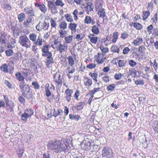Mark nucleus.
<instances>
[{
	"mask_svg": "<svg viewBox=\"0 0 158 158\" xmlns=\"http://www.w3.org/2000/svg\"><path fill=\"white\" fill-rule=\"evenodd\" d=\"M84 84L87 87H90L92 84V79L87 77H85L83 79Z\"/></svg>",
	"mask_w": 158,
	"mask_h": 158,
	"instance_id": "nucleus-12",
	"label": "nucleus"
},
{
	"mask_svg": "<svg viewBox=\"0 0 158 158\" xmlns=\"http://www.w3.org/2000/svg\"><path fill=\"white\" fill-rule=\"evenodd\" d=\"M16 78L21 82H24V78L20 72H18L15 74Z\"/></svg>",
	"mask_w": 158,
	"mask_h": 158,
	"instance_id": "nucleus-25",
	"label": "nucleus"
},
{
	"mask_svg": "<svg viewBox=\"0 0 158 158\" xmlns=\"http://www.w3.org/2000/svg\"><path fill=\"white\" fill-rule=\"evenodd\" d=\"M29 38L30 40L33 43L37 38V35L34 33L31 34L29 36Z\"/></svg>",
	"mask_w": 158,
	"mask_h": 158,
	"instance_id": "nucleus-28",
	"label": "nucleus"
},
{
	"mask_svg": "<svg viewBox=\"0 0 158 158\" xmlns=\"http://www.w3.org/2000/svg\"><path fill=\"white\" fill-rule=\"evenodd\" d=\"M147 29L149 33L151 34L152 32V30L153 29V26L152 25H150L147 27Z\"/></svg>",
	"mask_w": 158,
	"mask_h": 158,
	"instance_id": "nucleus-58",
	"label": "nucleus"
},
{
	"mask_svg": "<svg viewBox=\"0 0 158 158\" xmlns=\"http://www.w3.org/2000/svg\"><path fill=\"white\" fill-rule=\"evenodd\" d=\"M78 10L77 9H75L73 12V18L75 20L77 21L78 19L77 15L78 14Z\"/></svg>",
	"mask_w": 158,
	"mask_h": 158,
	"instance_id": "nucleus-45",
	"label": "nucleus"
},
{
	"mask_svg": "<svg viewBox=\"0 0 158 158\" xmlns=\"http://www.w3.org/2000/svg\"><path fill=\"white\" fill-rule=\"evenodd\" d=\"M106 58V56L104 54L101 52L98 53L97 60L98 64L102 63Z\"/></svg>",
	"mask_w": 158,
	"mask_h": 158,
	"instance_id": "nucleus-10",
	"label": "nucleus"
},
{
	"mask_svg": "<svg viewBox=\"0 0 158 158\" xmlns=\"http://www.w3.org/2000/svg\"><path fill=\"white\" fill-rule=\"evenodd\" d=\"M59 27L60 29H66L67 27V23L65 21L60 22L59 24Z\"/></svg>",
	"mask_w": 158,
	"mask_h": 158,
	"instance_id": "nucleus-26",
	"label": "nucleus"
},
{
	"mask_svg": "<svg viewBox=\"0 0 158 158\" xmlns=\"http://www.w3.org/2000/svg\"><path fill=\"white\" fill-rule=\"evenodd\" d=\"M51 11L52 13L56 14L57 13V10L55 6H52L51 8Z\"/></svg>",
	"mask_w": 158,
	"mask_h": 158,
	"instance_id": "nucleus-60",
	"label": "nucleus"
},
{
	"mask_svg": "<svg viewBox=\"0 0 158 158\" xmlns=\"http://www.w3.org/2000/svg\"><path fill=\"white\" fill-rule=\"evenodd\" d=\"M6 55L10 56L12 55L13 54L12 50L11 49H9L6 50L5 52Z\"/></svg>",
	"mask_w": 158,
	"mask_h": 158,
	"instance_id": "nucleus-50",
	"label": "nucleus"
},
{
	"mask_svg": "<svg viewBox=\"0 0 158 158\" xmlns=\"http://www.w3.org/2000/svg\"><path fill=\"white\" fill-rule=\"evenodd\" d=\"M73 93V90L69 89H67L65 91L66 94V99L68 102H69L71 100V95Z\"/></svg>",
	"mask_w": 158,
	"mask_h": 158,
	"instance_id": "nucleus-15",
	"label": "nucleus"
},
{
	"mask_svg": "<svg viewBox=\"0 0 158 158\" xmlns=\"http://www.w3.org/2000/svg\"><path fill=\"white\" fill-rule=\"evenodd\" d=\"M85 8L86 9V13L88 15L90 14L92 11L93 12L94 11L93 10L94 6L92 3H87V6H85Z\"/></svg>",
	"mask_w": 158,
	"mask_h": 158,
	"instance_id": "nucleus-11",
	"label": "nucleus"
},
{
	"mask_svg": "<svg viewBox=\"0 0 158 158\" xmlns=\"http://www.w3.org/2000/svg\"><path fill=\"white\" fill-rule=\"evenodd\" d=\"M24 10L26 14H28L30 16L34 15V12L33 10L29 9L28 8H24Z\"/></svg>",
	"mask_w": 158,
	"mask_h": 158,
	"instance_id": "nucleus-33",
	"label": "nucleus"
},
{
	"mask_svg": "<svg viewBox=\"0 0 158 158\" xmlns=\"http://www.w3.org/2000/svg\"><path fill=\"white\" fill-rule=\"evenodd\" d=\"M46 94L48 97H49L51 95V92L50 90L48 87L45 88Z\"/></svg>",
	"mask_w": 158,
	"mask_h": 158,
	"instance_id": "nucleus-61",
	"label": "nucleus"
},
{
	"mask_svg": "<svg viewBox=\"0 0 158 158\" xmlns=\"http://www.w3.org/2000/svg\"><path fill=\"white\" fill-rule=\"evenodd\" d=\"M19 87L21 91L23 94L29 92L30 88L27 85L25 84V82H20L19 84Z\"/></svg>",
	"mask_w": 158,
	"mask_h": 158,
	"instance_id": "nucleus-8",
	"label": "nucleus"
},
{
	"mask_svg": "<svg viewBox=\"0 0 158 158\" xmlns=\"http://www.w3.org/2000/svg\"><path fill=\"white\" fill-rule=\"evenodd\" d=\"M73 35H70L68 36H65L64 38V42L67 44L70 43L73 41Z\"/></svg>",
	"mask_w": 158,
	"mask_h": 158,
	"instance_id": "nucleus-23",
	"label": "nucleus"
},
{
	"mask_svg": "<svg viewBox=\"0 0 158 158\" xmlns=\"http://www.w3.org/2000/svg\"><path fill=\"white\" fill-rule=\"evenodd\" d=\"M75 71V68L72 66L68 67L65 70L66 73H73Z\"/></svg>",
	"mask_w": 158,
	"mask_h": 158,
	"instance_id": "nucleus-34",
	"label": "nucleus"
},
{
	"mask_svg": "<svg viewBox=\"0 0 158 158\" xmlns=\"http://www.w3.org/2000/svg\"><path fill=\"white\" fill-rule=\"evenodd\" d=\"M150 15L149 11H144L143 13V20L146 19Z\"/></svg>",
	"mask_w": 158,
	"mask_h": 158,
	"instance_id": "nucleus-38",
	"label": "nucleus"
},
{
	"mask_svg": "<svg viewBox=\"0 0 158 158\" xmlns=\"http://www.w3.org/2000/svg\"><path fill=\"white\" fill-rule=\"evenodd\" d=\"M128 36V35L127 32H124L122 34L121 37L123 39H125Z\"/></svg>",
	"mask_w": 158,
	"mask_h": 158,
	"instance_id": "nucleus-62",
	"label": "nucleus"
},
{
	"mask_svg": "<svg viewBox=\"0 0 158 158\" xmlns=\"http://www.w3.org/2000/svg\"><path fill=\"white\" fill-rule=\"evenodd\" d=\"M43 43V39L39 35L33 44H34L37 46H41L42 45Z\"/></svg>",
	"mask_w": 158,
	"mask_h": 158,
	"instance_id": "nucleus-21",
	"label": "nucleus"
},
{
	"mask_svg": "<svg viewBox=\"0 0 158 158\" xmlns=\"http://www.w3.org/2000/svg\"><path fill=\"white\" fill-rule=\"evenodd\" d=\"M19 43L22 47L26 48H30L31 46V42L26 35H21L19 38Z\"/></svg>",
	"mask_w": 158,
	"mask_h": 158,
	"instance_id": "nucleus-3",
	"label": "nucleus"
},
{
	"mask_svg": "<svg viewBox=\"0 0 158 158\" xmlns=\"http://www.w3.org/2000/svg\"><path fill=\"white\" fill-rule=\"evenodd\" d=\"M48 148L53 150L56 153H60L62 151L66 152L68 146L65 144L64 146L63 143L60 141L56 140H50L47 145Z\"/></svg>",
	"mask_w": 158,
	"mask_h": 158,
	"instance_id": "nucleus-1",
	"label": "nucleus"
},
{
	"mask_svg": "<svg viewBox=\"0 0 158 158\" xmlns=\"http://www.w3.org/2000/svg\"><path fill=\"white\" fill-rule=\"evenodd\" d=\"M90 39V42L94 44H96L97 42L98 38L97 37L89 38Z\"/></svg>",
	"mask_w": 158,
	"mask_h": 158,
	"instance_id": "nucleus-43",
	"label": "nucleus"
},
{
	"mask_svg": "<svg viewBox=\"0 0 158 158\" xmlns=\"http://www.w3.org/2000/svg\"><path fill=\"white\" fill-rule=\"evenodd\" d=\"M18 17L19 21L22 22L25 17V15L23 13H21L18 15Z\"/></svg>",
	"mask_w": 158,
	"mask_h": 158,
	"instance_id": "nucleus-41",
	"label": "nucleus"
},
{
	"mask_svg": "<svg viewBox=\"0 0 158 158\" xmlns=\"http://www.w3.org/2000/svg\"><path fill=\"white\" fill-rule=\"evenodd\" d=\"M40 9L44 13L47 11V8L43 4H41L39 7Z\"/></svg>",
	"mask_w": 158,
	"mask_h": 158,
	"instance_id": "nucleus-44",
	"label": "nucleus"
},
{
	"mask_svg": "<svg viewBox=\"0 0 158 158\" xmlns=\"http://www.w3.org/2000/svg\"><path fill=\"white\" fill-rule=\"evenodd\" d=\"M43 158H50V155L48 152H45L43 155Z\"/></svg>",
	"mask_w": 158,
	"mask_h": 158,
	"instance_id": "nucleus-64",
	"label": "nucleus"
},
{
	"mask_svg": "<svg viewBox=\"0 0 158 158\" xmlns=\"http://www.w3.org/2000/svg\"><path fill=\"white\" fill-rule=\"evenodd\" d=\"M6 39L5 35H2L0 36V43L5 44L6 43Z\"/></svg>",
	"mask_w": 158,
	"mask_h": 158,
	"instance_id": "nucleus-48",
	"label": "nucleus"
},
{
	"mask_svg": "<svg viewBox=\"0 0 158 158\" xmlns=\"http://www.w3.org/2000/svg\"><path fill=\"white\" fill-rule=\"evenodd\" d=\"M29 117V116H28L25 113H24L22 115V119L23 121H26L27 120V119Z\"/></svg>",
	"mask_w": 158,
	"mask_h": 158,
	"instance_id": "nucleus-59",
	"label": "nucleus"
},
{
	"mask_svg": "<svg viewBox=\"0 0 158 158\" xmlns=\"http://www.w3.org/2000/svg\"><path fill=\"white\" fill-rule=\"evenodd\" d=\"M118 65L120 68L125 67L126 65V61L119 60L118 61Z\"/></svg>",
	"mask_w": 158,
	"mask_h": 158,
	"instance_id": "nucleus-36",
	"label": "nucleus"
},
{
	"mask_svg": "<svg viewBox=\"0 0 158 158\" xmlns=\"http://www.w3.org/2000/svg\"><path fill=\"white\" fill-rule=\"evenodd\" d=\"M55 3L56 6L61 7L65 5L64 3L61 0H56Z\"/></svg>",
	"mask_w": 158,
	"mask_h": 158,
	"instance_id": "nucleus-40",
	"label": "nucleus"
},
{
	"mask_svg": "<svg viewBox=\"0 0 158 158\" xmlns=\"http://www.w3.org/2000/svg\"><path fill=\"white\" fill-rule=\"evenodd\" d=\"M118 32H115L113 33L112 40L113 43H114L116 42L118 39Z\"/></svg>",
	"mask_w": 158,
	"mask_h": 158,
	"instance_id": "nucleus-30",
	"label": "nucleus"
},
{
	"mask_svg": "<svg viewBox=\"0 0 158 158\" xmlns=\"http://www.w3.org/2000/svg\"><path fill=\"white\" fill-rule=\"evenodd\" d=\"M49 25H47V23L45 22H40L36 27V29L38 31H40L42 29L45 30H47L48 28Z\"/></svg>",
	"mask_w": 158,
	"mask_h": 158,
	"instance_id": "nucleus-9",
	"label": "nucleus"
},
{
	"mask_svg": "<svg viewBox=\"0 0 158 158\" xmlns=\"http://www.w3.org/2000/svg\"><path fill=\"white\" fill-rule=\"evenodd\" d=\"M42 55L47 58L46 63L48 64H49L54 63L53 57H52V53L50 51L44 53H42Z\"/></svg>",
	"mask_w": 158,
	"mask_h": 158,
	"instance_id": "nucleus-7",
	"label": "nucleus"
},
{
	"mask_svg": "<svg viewBox=\"0 0 158 158\" xmlns=\"http://www.w3.org/2000/svg\"><path fill=\"white\" fill-rule=\"evenodd\" d=\"M77 26V24L71 23L68 26V27L70 29L72 34L75 33L76 31V28Z\"/></svg>",
	"mask_w": 158,
	"mask_h": 158,
	"instance_id": "nucleus-16",
	"label": "nucleus"
},
{
	"mask_svg": "<svg viewBox=\"0 0 158 158\" xmlns=\"http://www.w3.org/2000/svg\"><path fill=\"white\" fill-rule=\"evenodd\" d=\"M115 87V85L114 84H111L109 85L107 87V90L108 91L114 90Z\"/></svg>",
	"mask_w": 158,
	"mask_h": 158,
	"instance_id": "nucleus-49",
	"label": "nucleus"
},
{
	"mask_svg": "<svg viewBox=\"0 0 158 158\" xmlns=\"http://www.w3.org/2000/svg\"><path fill=\"white\" fill-rule=\"evenodd\" d=\"M97 26L94 25L92 27L91 31L93 33L96 35H98L99 33V27L100 25L98 23H97Z\"/></svg>",
	"mask_w": 158,
	"mask_h": 158,
	"instance_id": "nucleus-18",
	"label": "nucleus"
},
{
	"mask_svg": "<svg viewBox=\"0 0 158 158\" xmlns=\"http://www.w3.org/2000/svg\"><path fill=\"white\" fill-rule=\"evenodd\" d=\"M24 113L29 117H30L33 114V110L31 109H26L25 110Z\"/></svg>",
	"mask_w": 158,
	"mask_h": 158,
	"instance_id": "nucleus-37",
	"label": "nucleus"
},
{
	"mask_svg": "<svg viewBox=\"0 0 158 158\" xmlns=\"http://www.w3.org/2000/svg\"><path fill=\"white\" fill-rule=\"evenodd\" d=\"M128 63L129 65L131 67H134L136 64V62L132 60H129Z\"/></svg>",
	"mask_w": 158,
	"mask_h": 158,
	"instance_id": "nucleus-51",
	"label": "nucleus"
},
{
	"mask_svg": "<svg viewBox=\"0 0 158 158\" xmlns=\"http://www.w3.org/2000/svg\"><path fill=\"white\" fill-rule=\"evenodd\" d=\"M96 66V64L94 63L90 64L87 65L86 67L89 69H92L95 68Z\"/></svg>",
	"mask_w": 158,
	"mask_h": 158,
	"instance_id": "nucleus-57",
	"label": "nucleus"
},
{
	"mask_svg": "<svg viewBox=\"0 0 158 158\" xmlns=\"http://www.w3.org/2000/svg\"><path fill=\"white\" fill-rule=\"evenodd\" d=\"M84 22L85 24H87L91 23L93 25L95 23L94 19H93L91 17L88 15L85 16Z\"/></svg>",
	"mask_w": 158,
	"mask_h": 158,
	"instance_id": "nucleus-14",
	"label": "nucleus"
},
{
	"mask_svg": "<svg viewBox=\"0 0 158 158\" xmlns=\"http://www.w3.org/2000/svg\"><path fill=\"white\" fill-rule=\"evenodd\" d=\"M70 119L72 120H78L80 119V117L78 115L76 114H70L69 115Z\"/></svg>",
	"mask_w": 158,
	"mask_h": 158,
	"instance_id": "nucleus-35",
	"label": "nucleus"
},
{
	"mask_svg": "<svg viewBox=\"0 0 158 158\" xmlns=\"http://www.w3.org/2000/svg\"><path fill=\"white\" fill-rule=\"evenodd\" d=\"M10 66V64H3L0 67L2 71L5 73H8L9 72L8 69L11 70V69H13V68H9L8 67Z\"/></svg>",
	"mask_w": 158,
	"mask_h": 158,
	"instance_id": "nucleus-13",
	"label": "nucleus"
},
{
	"mask_svg": "<svg viewBox=\"0 0 158 158\" xmlns=\"http://www.w3.org/2000/svg\"><path fill=\"white\" fill-rule=\"evenodd\" d=\"M123 75V74L121 73H116L114 76V78L116 80H119L121 78Z\"/></svg>",
	"mask_w": 158,
	"mask_h": 158,
	"instance_id": "nucleus-47",
	"label": "nucleus"
},
{
	"mask_svg": "<svg viewBox=\"0 0 158 158\" xmlns=\"http://www.w3.org/2000/svg\"><path fill=\"white\" fill-rule=\"evenodd\" d=\"M32 85L33 86L35 89H38L39 88L40 86L37 81H34L32 82Z\"/></svg>",
	"mask_w": 158,
	"mask_h": 158,
	"instance_id": "nucleus-55",
	"label": "nucleus"
},
{
	"mask_svg": "<svg viewBox=\"0 0 158 158\" xmlns=\"http://www.w3.org/2000/svg\"><path fill=\"white\" fill-rule=\"evenodd\" d=\"M57 40H57H55L54 42V44L52 45V47L55 48L53 47L55 46V48H58V50L61 53L67 51L68 48V47L67 44H65V43L63 44L61 43L60 42L58 41Z\"/></svg>",
	"mask_w": 158,
	"mask_h": 158,
	"instance_id": "nucleus-4",
	"label": "nucleus"
},
{
	"mask_svg": "<svg viewBox=\"0 0 158 158\" xmlns=\"http://www.w3.org/2000/svg\"><path fill=\"white\" fill-rule=\"evenodd\" d=\"M19 56L18 54H16L14 56L11 57L10 59V61L13 64L15 63L19 60Z\"/></svg>",
	"mask_w": 158,
	"mask_h": 158,
	"instance_id": "nucleus-22",
	"label": "nucleus"
},
{
	"mask_svg": "<svg viewBox=\"0 0 158 158\" xmlns=\"http://www.w3.org/2000/svg\"><path fill=\"white\" fill-rule=\"evenodd\" d=\"M49 46L48 45L45 44L44 45L42 48L41 51L42 53H44L46 52H48L49 51Z\"/></svg>",
	"mask_w": 158,
	"mask_h": 158,
	"instance_id": "nucleus-31",
	"label": "nucleus"
},
{
	"mask_svg": "<svg viewBox=\"0 0 158 158\" xmlns=\"http://www.w3.org/2000/svg\"><path fill=\"white\" fill-rule=\"evenodd\" d=\"M135 83L136 85H143L144 84V82L143 80L140 79L136 80L135 81Z\"/></svg>",
	"mask_w": 158,
	"mask_h": 158,
	"instance_id": "nucleus-56",
	"label": "nucleus"
},
{
	"mask_svg": "<svg viewBox=\"0 0 158 158\" xmlns=\"http://www.w3.org/2000/svg\"><path fill=\"white\" fill-rule=\"evenodd\" d=\"M58 33L59 34L61 38H64L65 35L66 31H63L62 29H60L58 31Z\"/></svg>",
	"mask_w": 158,
	"mask_h": 158,
	"instance_id": "nucleus-42",
	"label": "nucleus"
},
{
	"mask_svg": "<svg viewBox=\"0 0 158 158\" xmlns=\"http://www.w3.org/2000/svg\"><path fill=\"white\" fill-rule=\"evenodd\" d=\"M112 150L109 147H104L102 151V155L105 158H111L112 156Z\"/></svg>",
	"mask_w": 158,
	"mask_h": 158,
	"instance_id": "nucleus-5",
	"label": "nucleus"
},
{
	"mask_svg": "<svg viewBox=\"0 0 158 158\" xmlns=\"http://www.w3.org/2000/svg\"><path fill=\"white\" fill-rule=\"evenodd\" d=\"M24 152V150L23 149H20L18 152L17 154L19 158H21Z\"/></svg>",
	"mask_w": 158,
	"mask_h": 158,
	"instance_id": "nucleus-53",
	"label": "nucleus"
},
{
	"mask_svg": "<svg viewBox=\"0 0 158 158\" xmlns=\"http://www.w3.org/2000/svg\"><path fill=\"white\" fill-rule=\"evenodd\" d=\"M50 23L51 26L52 27L56 28V27L57 25L56 22L52 18L51 19Z\"/></svg>",
	"mask_w": 158,
	"mask_h": 158,
	"instance_id": "nucleus-52",
	"label": "nucleus"
},
{
	"mask_svg": "<svg viewBox=\"0 0 158 158\" xmlns=\"http://www.w3.org/2000/svg\"><path fill=\"white\" fill-rule=\"evenodd\" d=\"M64 17L65 19L68 22H69L70 23L73 22V20L72 18V16L70 14H66L64 15Z\"/></svg>",
	"mask_w": 158,
	"mask_h": 158,
	"instance_id": "nucleus-24",
	"label": "nucleus"
},
{
	"mask_svg": "<svg viewBox=\"0 0 158 158\" xmlns=\"http://www.w3.org/2000/svg\"><path fill=\"white\" fill-rule=\"evenodd\" d=\"M143 41V39L141 37H138L135 40H134L133 43L135 46H138L142 43Z\"/></svg>",
	"mask_w": 158,
	"mask_h": 158,
	"instance_id": "nucleus-19",
	"label": "nucleus"
},
{
	"mask_svg": "<svg viewBox=\"0 0 158 158\" xmlns=\"http://www.w3.org/2000/svg\"><path fill=\"white\" fill-rule=\"evenodd\" d=\"M110 50L111 52L118 53L120 51V49L119 48L117 45H114L111 47Z\"/></svg>",
	"mask_w": 158,
	"mask_h": 158,
	"instance_id": "nucleus-27",
	"label": "nucleus"
},
{
	"mask_svg": "<svg viewBox=\"0 0 158 158\" xmlns=\"http://www.w3.org/2000/svg\"><path fill=\"white\" fill-rule=\"evenodd\" d=\"M18 99L20 102L23 104H24L25 103V100L22 97L20 96L18 98Z\"/></svg>",
	"mask_w": 158,
	"mask_h": 158,
	"instance_id": "nucleus-63",
	"label": "nucleus"
},
{
	"mask_svg": "<svg viewBox=\"0 0 158 158\" xmlns=\"http://www.w3.org/2000/svg\"><path fill=\"white\" fill-rule=\"evenodd\" d=\"M100 49L102 51V53H106L109 52V48L107 47H104L103 46H101Z\"/></svg>",
	"mask_w": 158,
	"mask_h": 158,
	"instance_id": "nucleus-46",
	"label": "nucleus"
},
{
	"mask_svg": "<svg viewBox=\"0 0 158 158\" xmlns=\"http://www.w3.org/2000/svg\"><path fill=\"white\" fill-rule=\"evenodd\" d=\"M67 59L68 60L69 64L70 66H73L74 64V61L73 57L70 56L67 57Z\"/></svg>",
	"mask_w": 158,
	"mask_h": 158,
	"instance_id": "nucleus-29",
	"label": "nucleus"
},
{
	"mask_svg": "<svg viewBox=\"0 0 158 158\" xmlns=\"http://www.w3.org/2000/svg\"><path fill=\"white\" fill-rule=\"evenodd\" d=\"M53 116L55 117L57 116L58 115H62L63 114V111L61 110L53 109L51 110Z\"/></svg>",
	"mask_w": 158,
	"mask_h": 158,
	"instance_id": "nucleus-17",
	"label": "nucleus"
},
{
	"mask_svg": "<svg viewBox=\"0 0 158 158\" xmlns=\"http://www.w3.org/2000/svg\"><path fill=\"white\" fill-rule=\"evenodd\" d=\"M34 19L33 18H28L26 21L23 23V24L26 27H29L30 26V24L33 23Z\"/></svg>",
	"mask_w": 158,
	"mask_h": 158,
	"instance_id": "nucleus-20",
	"label": "nucleus"
},
{
	"mask_svg": "<svg viewBox=\"0 0 158 158\" xmlns=\"http://www.w3.org/2000/svg\"><path fill=\"white\" fill-rule=\"evenodd\" d=\"M89 145L87 143H82L81 146L83 147V148L85 150H87L89 148V145L90 143H89Z\"/></svg>",
	"mask_w": 158,
	"mask_h": 158,
	"instance_id": "nucleus-54",
	"label": "nucleus"
},
{
	"mask_svg": "<svg viewBox=\"0 0 158 158\" xmlns=\"http://www.w3.org/2000/svg\"><path fill=\"white\" fill-rule=\"evenodd\" d=\"M63 76V74L59 71L56 72L54 76V81L58 88L62 85L64 81Z\"/></svg>",
	"mask_w": 158,
	"mask_h": 158,
	"instance_id": "nucleus-2",
	"label": "nucleus"
},
{
	"mask_svg": "<svg viewBox=\"0 0 158 158\" xmlns=\"http://www.w3.org/2000/svg\"><path fill=\"white\" fill-rule=\"evenodd\" d=\"M89 75L95 81L97 82L98 81L97 77L98 74L97 73L95 72L94 73L90 72L89 73Z\"/></svg>",
	"mask_w": 158,
	"mask_h": 158,
	"instance_id": "nucleus-32",
	"label": "nucleus"
},
{
	"mask_svg": "<svg viewBox=\"0 0 158 158\" xmlns=\"http://www.w3.org/2000/svg\"><path fill=\"white\" fill-rule=\"evenodd\" d=\"M96 11H98V15L100 18H103L106 16V13L103 8H102V5L99 4L96 5Z\"/></svg>",
	"mask_w": 158,
	"mask_h": 158,
	"instance_id": "nucleus-6",
	"label": "nucleus"
},
{
	"mask_svg": "<svg viewBox=\"0 0 158 158\" xmlns=\"http://www.w3.org/2000/svg\"><path fill=\"white\" fill-rule=\"evenodd\" d=\"M133 25L134 27L137 30H140L143 28L142 25L139 23H134Z\"/></svg>",
	"mask_w": 158,
	"mask_h": 158,
	"instance_id": "nucleus-39",
	"label": "nucleus"
}]
</instances>
